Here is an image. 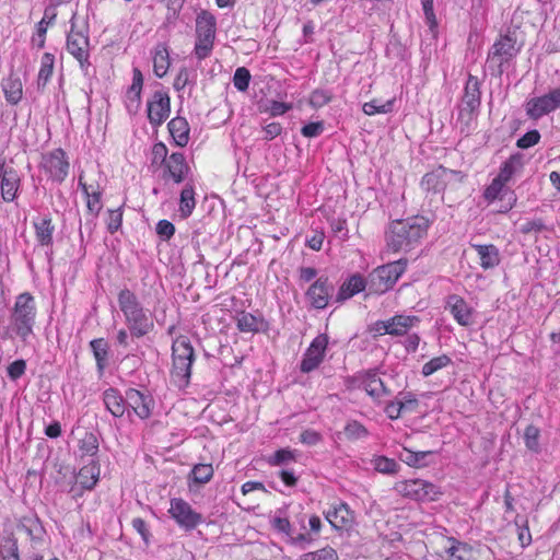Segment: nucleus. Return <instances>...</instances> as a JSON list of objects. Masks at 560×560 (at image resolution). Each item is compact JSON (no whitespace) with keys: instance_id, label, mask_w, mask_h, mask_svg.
I'll return each mask as SVG.
<instances>
[{"instance_id":"f257e3e1","label":"nucleus","mask_w":560,"mask_h":560,"mask_svg":"<svg viewBox=\"0 0 560 560\" xmlns=\"http://www.w3.org/2000/svg\"><path fill=\"white\" fill-rule=\"evenodd\" d=\"M429 220L416 215L390 222L385 234L387 247L395 252H409L413 249L427 235Z\"/></svg>"},{"instance_id":"f03ea898","label":"nucleus","mask_w":560,"mask_h":560,"mask_svg":"<svg viewBox=\"0 0 560 560\" xmlns=\"http://www.w3.org/2000/svg\"><path fill=\"white\" fill-rule=\"evenodd\" d=\"M119 310L124 314L126 326L132 337L141 338L151 332L154 323L137 295L125 288L118 293Z\"/></svg>"},{"instance_id":"7ed1b4c3","label":"nucleus","mask_w":560,"mask_h":560,"mask_svg":"<svg viewBox=\"0 0 560 560\" xmlns=\"http://www.w3.org/2000/svg\"><path fill=\"white\" fill-rule=\"evenodd\" d=\"M195 360V351L185 336L177 337L172 345V370L173 383L178 387H186L191 376V365Z\"/></svg>"},{"instance_id":"20e7f679","label":"nucleus","mask_w":560,"mask_h":560,"mask_svg":"<svg viewBox=\"0 0 560 560\" xmlns=\"http://www.w3.org/2000/svg\"><path fill=\"white\" fill-rule=\"evenodd\" d=\"M35 319L36 305L34 296L28 292L19 294L10 316L13 332L23 341H26L33 335Z\"/></svg>"},{"instance_id":"39448f33","label":"nucleus","mask_w":560,"mask_h":560,"mask_svg":"<svg viewBox=\"0 0 560 560\" xmlns=\"http://www.w3.org/2000/svg\"><path fill=\"white\" fill-rule=\"evenodd\" d=\"M406 269V261L399 259L375 268L366 278L370 293L382 294L394 287Z\"/></svg>"},{"instance_id":"423d86ee","label":"nucleus","mask_w":560,"mask_h":560,"mask_svg":"<svg viewBox=\"0 0 560 560\" xmlns=\"http://www.w3.org/2000/svg\"><path fill=\"white\" fill-rule=\"evenodd\" d=\"M396 490L401 495L417 501H434L441 494L439 487L422 479L398 482L396 485Z\"/></svg>"},{"instance_id":"0eeeda50","label":"nucleus","mask_w":560,"mask_h":560,"mask_svg":"<svg viewBox=\"0 0 560 560\" xmlns=\"http://www.w3.org/2000/svg\"><path fill=\"white\" fill-rule=\"evenodd\" d=\"M170 513L176 523L186 530L195 529L203 522L202 515L194 511L183 499L171 500Z\"/></svg>"},{"instance_id":"6e6552de","label":"nucleus","mask_w":560,"mask_h":560,"mask_svg":"<svg viewBox=\"0 0 560 560\" xmlns=\"http://www.w3.org/2000/svg\"><path fill=\"white\" fill-rule=\"evenodd\" d=\"M42 167L55 182L66 179L69 171V162L66 152L58 148L43 155Z\"/></svg>"},{"instance_id":"1a4fd4ad","label":"nucleus","mask_w":560,"mask_h":560,"mask_svg":"<svg viewBox=\"0 0 560 560\" xmlns=\"http://www.w3.org/2000/svg\"><path fill=\"white\" fill-rule=\"evenodd\" d=\"M518 52L520 47L516 46V39L510 35H504L492 45L488 59L491 62H497L499 73H502L503 65L515 58Z\"/></svg>"},{"instance_id":"9d476101","label":"nucleus","mask_w":560,"mask_h":560,"mask_svg":"<svg viewBox=\"0 0 560 560\" xmlns=\"http://www.w3.org/2000/svg\"><path fill=\"white\" fill-rule=\"evenodd\" d=\"M327 346V335L320 334L317 337H315L303 355V359L300 364L301 372L310 373L316 370L324 360Z\"/></svg>"},{"instance_id":"9b49d317","label":"nucleus","mask_w":560,"mask_h":560,"mask_svg":"<svg viewBox=\"0 0 560 560\" xmlns=\"http://www.w3.org/2000/svg\"><path fill=\"white\" fill-rule=\"evenodd\" d=\"M68 51L79 61L80 68L88 71L90 67V42L82 32L70 31L67 37Z\"/></svg>"},{"instance_id":"f8f14e48","label":"nucleus","mask_w":560,"mask_h":560,"mask_svg":"<svg viewBox=\"0 0 560 560\" xmlns=\"http://www.w3.org/2000/svg\"><path fill=\"white\" fill-rule=\"evenodd\" d=\"M171 101L166 92L156 91L148 102V118L152 126H161L170 116Z\"/></svg>"},{"instance_id":"ddd939ff","label":"nucleus","mask_w":560,"mask_h":560,"mask_svg":"<svg viewBox=\"0 0 560 560\" xmlns=\"http://www.w3.org/2000/svg\"><path fill=\"white\" fill-rule=\"evenodd\" d=\"M332 292L334 285L328 278L319 277L306 291V298L312 307L323 310L328 305Z\"/></svg>"},{"instance_id":"4468645a","label":"nucleus","mask_w":560,"mask_h":560,"mask_svg":"<svg viewBox=\"0 0 560 560\" xmlns=\"http://www.w3.org/2000/svg\"><path fill=\"white\" fill-rule=\"evenodd\" d=\"M480 96L479 80L477 77L469 74L462 100L460 116H463L464 113H468L470 115L476 112L481 103Z\"/></svg>"},{"instance_id":"2eb2a0df","label":"nucleus","mask_w":560,"mask_h":560,"mask_svg":"<svg viewBox=\"0 0 560 560\" xmlns=\"http://www.w3.org/2000/svg\"><path fill=\"white\" fill-rule=\"evenodd\" d=\"M362 387L369 396L374 400L381 399L383 396L390 395V390L385 386L380 378L376 370H369L360 376Z\"/></svg>"},{"instance_id":"dca6fc26","label":"nucleus","mask_w":560,"mask_h":560,"mask_svg":"<svg viewBox=\"0 0 560 560\" xmlns=\"http://www.w3.org/2000/svg\"><path fill=\"white\" fill-rule=\"evenodd\" d=\"M1 197L5 202H11L16 198L20 187V176L12 167L2 166L0 173Z\"/></svg>"},{"instance_id":"f3484780","label":"nucleus","mask_w":560,"mask_h":560,"mask_svg":"<svg viewBox=\"0 0 560 560\" xmlns=\"http://www.w3.org/2000/svg\"><path fill=\"white\" fill-rule=\"evenodd\" d=\"M416 323H419L417 316L396 315L387 320H380L378 325H383L384 334L404 336Z\"/></svg>"},{"instance_id":"a211bd4d","label":"nucleus","mask_w":560,"mask_h":560,"mask_svg":"<svg viewBox=\"0 0 560 560\" xmlns=\"http://www.w3.org/2000/svg\"><path fill=\"white\" fill-rule=\"evenodd\" d=\"M126 401L141 419L150 417L153 401L149 395H144L136 388H130L126 392Z\"/></svg>"},{"instance_id":"6ab92c4d","label":"nucleus","mask_w":560,"mask_h":560,"mask_svg":"<svg viewBox=\"0 0 560 560\" xmlns=\"http://www.w3.org/2000/svg\"><path fill=\"white\" fill-rule=\"evenodd\" d=\"M188 172L189 166L186 162L184 154L180 152H174L167 159V162L165 164V173L163 177L165 178L167 175L176 184H179L185 180Z\"/></svg>"},{"instance_id":"aec40b11","label":"nucleus","mask_w":560,"mask_h":560,"mask_svg":"<svg viewBox=\"0 0 560 560\" xmlns=\"http://www.w3.org/2000/svg\"><path fill=\"white\" fill-rule=\"evenodd\" d=\"M453 174V171L439 166L423 176L421 186L427 191L440 192L445 188L446 180Z\"/></svg>"},{"instance_id":"412c9836","label":"nucleus","mask_w":560,"mask_h":560,"mask_svg":"<svg viewBox=\"0 0 560 560\" xmlns=\"http://www.w3.org/2000/svg\"><path fill=\"white\" fill-rule=\"evenodd\" d=\"M365 288H368V279H364L359 273L352 275L340 285L336 295V302L342 303L357 293L364 291Z\"/></svg>"},{"instance_id":"4be33fe9","label":"nucleus","mask_w":560,"mask_h":560,"mask_svg":"<svg viewBox=\"0 0 560 560\" xmlns=\"http://www.w3.org/2000/svg\"><path fill=\"white\" fill-rule=\"evenodd\" d=\"M327 521L336 529H348L353 523V513L346 503H340L326 514Z\"/></svg>"},{"instance_id":"5701e85b","label":"nucleus","mask_w":560,"mask_h":560,"mask_svg":"<svg viewBox=\"0 0 560 560\" xmlns=\"http://www.w3.org/2000/svg\"><path fill=\"white\" fill-rule=\"evenodd\" d=\"M217 34V19L215 16L207 11L201 10L196 18V37L212 38L215 39Z\"/></svg>"},{"instance_id":"b1692460","label":"nucleus","mask_w":560,"mask_h":560,"mask_svg":"<svg viewBox=\"0 0 560 560\" xmlns=\"http://www.w3.org/2000/svg\"><path fill=\"white\" fill-rule=\"evenodd\" d=\"M447 307L452 315L462 326H467L471 322V313L467 303L459 295L453 294L447 298Z\"/></svg>"},{"instance_id":"393cba45","label":"nucleus","mask_w":560,"mask_h":560,"mask_svg":"<svg viewBox=\"0 0 560 560\" xmlns=\"http://www.w3.org/2000/svg\"><path fill=\"white\" fill-rule=\"evenodd\" d=\"M106 409L116 418L122 417L126 410V399L113 387L103 393Z\"/></svg>"},{"instance_id":"a878e982","label":"nucleus","mask_w":560,"mask_h":560,"mask_svg":"<svg viewBox=\"0 0 560 560\" xmlns=\"http://www.w3.org/2000/svg\"><path fill=\"white\" fill-rule=\"evenodd\" d=\"M471 247L477 252L480 258V266L483 269H490L500 264L499 249L494 245L471 244Z\"/></svg>"},{"instance_id":"bb28decb","label":"nucleus","mask_w":560,"mask_h":560,"mask_svg":"<svg viewBox=\"0 0 560 560\" xmlns=\"http://www.w3.org/2000/svg\"><path fill=\"white\" fill-rule=\"evenodd\" d=\"M168 131L175 143L185 147L189 141V125L184 117H175L168 122Z\"/></svg>"},{"instance_id":"cd10ccee","label":"nucleus","mask_w":560,"mask_h":560,"mask_svg":"<svg viewBox=\"0 0 560 560\" xmlns=\"http://www.w3.org/2000/svg\"><path fill=\"white\" fill-rule=\"evenodd\" d=\"M526 114L532 119H539L542 116L553 112L555 109L551 106V103L549 101V97L547 94L539 96V97H533L526 103Z\"/></svg>"},{"instance_id":"c85d7f7f","label":"nucleus","mask_w":560,"mask_h":560,"mask_svg":"<svg viewBox=\"0 0 560 560\" xmlns=\"http://www.w3.org/2000/svg\"><path fill=\"white\" fill-rule=\"evenodd\" d=\"M79 186L82 188V191L88 199L86 206L89 211L94 215L98 214L102 209L101 191L98 186L94 187L93 185H88L83 182L82 175L79 176Z\"/></svg>"},{"instance_id":"c756f323","label":"nucleus","mask_w":560,"mask_h":560,"mask_svg":"<svg viewBox=\"0 0 560 560\" xmlns=\"http://www.w3.org/2000/svg\"><path fill=\"white\" fill-rule=\"evenodd\" d=\"M2 90L8 103L16 105L23 95L22 82L14 75H9L2 81Z\"/></svg>"},{"instance_id":"7c9ffc66","label":"nucleus","mask_w":560,"mask_h":560,"mask_svg":"<svg viewBox=\"0 0 560 560\" xmlns=\"http://www.w3.org/2000/svg\"><path fill=\"white\" fill-rule=\"evenodd\" d=\"M100 477V468L98 466L92 462L83 466L77 477V482L85 490H92Z\"/></svg>"},{"instance_id":"2f4dec72","label":"nucleus","mask_w":560,"mask_h":560,"mask_svg":"<svg viewBox=\"0 0 560 560\" xmlns=\"http://www.w3.org/2000/svg\"><path fill=\"white\" fill-rule=\"evenodd\" d=\"M170 68V54L165 44H159L155 47L153 57V70L156 77L163 78Z\"/></svg>"},{"instance_id":"473e14b6","label":"nucleus","mask_w":560,"mask_h":560,"mask_svg":"<svg viewBox=\"0 0 560 560\" xmlns=\"http://www.w3.org/2000/svg\"><path fill=\"white\" fill-rule=\"evenodd\" d=\"M196 206L195 200V190L194 186L191 184H186L183 190L180 191V199H179V212L180 217L186 219L188 218Z\"/></svg>"},{"instance_id":"72a5a7b5","label":"nucleus","mask_w":560,"mask_h":560,"mask_svg":"<svg viewBox=\"0 0 560 560\" xmlns=\"http://www.w3.org/2000/svg\"><path fill=\"white\" fill-rule=\"evenodd\" d=\"M523 167V154L514 153L512 154L501 166L500 173L498 176L508 183L511 177Z\"/></svg>"},{"instance_id":"f704fd0d","label":"nucleus","mask_w":560,"mask_h":560,"mask_svg":"<svg viewBox=\"0 0 560 560\" xmlns=\"http://www.w3.org/2000/svg\"><path fill=\"white\" fill-rule=\"evenodd\" d=\"M54 63H55V57L50 52H45L42 57V63L40 69L38 72V79H37V89L44 90L46 84L48 83L49 79L52 75L54 72Z\"/></svg>"},{"instance_id":"c9c22d12","label":"nucleus","mask_w":560,"mask_h":560,"mask_svg":"<svg viewBox=\"0 0 560 560\" xmlns=\"http://www.w3.org/2000/svg\"><path fill=\"white\" fill-rule=\"evenodd\" d=\"M237 328L243 332H257L264 324L261 318L246 312H242L236 317Z\"/></svg>"},{"instance_id":"e433bc0d","label":"nucleus","mask_w":560,"mask_h":560,"mask_svg":"<svg viewBox=\"0 0 560 560\" xmlns=\"http://www.w3.org/2000/svg\"><path fill=\"white\" fill-rule=\"evenodd\" d=\"M36 238L43 246L50 245L52 243L54 225L51 224L50 218H43L34 223Z\"/></svg>"},{"instance_id":"4c0bfd02","label":"nucleus","mask_w":560,"mask_h":560,"mask_svg":"<svg viewBox=\"0 0 560 560\" xmlns=\"http://www.w3.org/2000/svg\"><path fill=\"white\" fill-rule=\"evenodd\" d=\"M90 347L96 360L97 370L100 373H102L107 364L108 345L105 339L98 338L92 340L90 342Z\"/></svg>"},{"instance_id":"58836bf2","label":"nucleus","mask_w":560,"mask_h":560,"mask_svg":"<svg viewBox=\"0 0 560 560\" xmlns=\"http://www.w3.org/2000/svg\"><path fill=\"white\" fill-rule=\"evenodd\" d=\"M0 560H21L18 539L13 535L5 536L1 539Z\"/></svg>"},{"instance_id":"ea45409f","label":"nucleus","mask_w":560,"mask_h":560,"mask_svg":"<svg viewBox=\"0 0 560 560\" xmlns=\"http://www.w3.org/2000/svg\"><path fill=\"white\" fill-rule=\"evenodd\" d=\"M79 450L82 455L93 457L98 452V439L93 432H85L79 441Z\"/></svg>"},{"instance_id":"a19ab883","label":"nucleus","mask_w":560,"mask_h":560,"mask_svg":"<svg viewBox=\"0 0 560 560\" xmlns=\"http://www.w3.org/2000/svg\"><path fill=\"white\" fill-rule=\"evenodd\" d=\"M214 40L215 39L207 37H196L194 55L198 60H203L211 55L214 46Z\"/></svg>"},{"instance_id":"79ce46f5","label":"nucleus","mask_w":560,"mask_h":560,"mask_svg":"<svg viewBox=\"0 0 560 560\" xmlns=\"http://www.w3.org/2000/svg\"><path fill=\"white\" fill-rule=\"evenodd\" d=\"M394 101H387L385 103H381L377 100H372L371 102H366L363 104L364 114L372 116L375 114H387L393 110Z\"/></svg>"},{"instance_id":"37998d69","label":"nucleus","mask_w":560,"mask_h":560,"mask_svg":"<svg viewBox=\"0 0 560 560\" xmlns=\"http://www.w3.org/2000/svg\"><path fill=\"white\" fill-rule=\"evenodd\" d=\"M539 436H540V430L537 427H535L533 424H529L526 427L525 432H524V441H525L526 447L529 451H532L534 453H539V451H540Z\"/></svg>"},{"instance_id":"c03bdc74","label":"nucleus","mask_w":560,"mask_h":560,"mask_svg":"<svg viewBox=\"0 0 560 560\" xmlns=\"http://www.w3.org/2000/svg\"><path fill=\"white\" fill-rule=\"evenodd\" d=\"M213 476L211 464H197L191 470L192 480L196 483H207Z\"/></svg>"},{"instance_id":"a18cd8bd","label":"nucleus","mask_w":560,"mask_h":560,"mask_svg":"<svg viewBox=\"0 0 560 560\" xmlns=\"http://www.w3.org/2000/svg\"><path fill=\"white\" fill-rule=\"evenodd\" d=\"M374 469L382 474L394 475L398 471L399 465L395 459L385 456H377L373 459Z\"/></svg>"},{"instance_id":"49530a36","label":"nucleus","mask_w":560,"mask_h":560,"mask_svg":"<svg viewBox=\"0 0 560 560\" xmlns=\"http://www.w3.org/2000/svg\"><path fill=\"white\" fill-rule=\"evenodd\" d=\"M451 362V358L446 354L435 357L422 366V374L423 376H430L440 369L447 366Z\"/></svg>"},{"instance_id":"de8ad7c7","label":"nucleus","mask_w":560,"mask_h":560,"mask_svg":"<svg viewBox=\"0 0 560 560\" xmlns=\"http://www.w3.org/2000/svg\"><path fill=\"white\" fill-rule=\"evenodd\" d=\"M431 452H412L410 450L404 448L400 453V459L405 462L409 466H422L427 456H429Z\"/></svg>"},{"instance_id":"09e8293b","label":"nucleus","mask_w":560,"mask_h":560,"mask_svg":"<svg viewBox=\"0 0 560 560\" xmlns=\"http://www.w3.org/2000/svg\"><path fill=\"white\" fill-rule=\"evenodd\" d=\"M249 81L250 73L248 69H246L245 67H240L235 70L233 77V84L238 91L245 92L249 86Z\"/></svg>"},{"instance_id":"8fccbe9b","label":"nucleus","mask_w":560,"mask_h":560,"mask_svg":"<svg viewBox=\"0 0 560 560\" xmlns=\"http://www.w3.org/2000/svg\"><path fill=\"white\" fill-rule=\"evenodd\" d=\"M167 148L163 142H158L152 147V165H165L167 162Z\"/></svg>"},{"instance_id":"3c124183","label":"nucleus","mask_w":560,"mask_h":560,"mask_svg":"<svg viewBox=\"0 0 560 560\" xmlns=\"http://www.w3.org/2000/svg\"><path fill=\"white\" fill-rule=\"evenodd\" d=\"M345 434L350 440H359L368 435V430L358 421H351L346 425Z\"/></svg>"},{"instance_id":"603ef678","label":"nucleus","mask_w":560,"mask_h":560,"mask_svg":"<svg viewBox=\"0 0 560 560\" xmlns=\"http://www.w3.org/2000/svg\"><path fill=\"white\" fill-rule=\"evenodd\" d=\"M185 0H167L166 8V22L174 24L179 16V13L184 7Z\"/></svg>"},{"instance_id":"864d4df0","label":"nucleus","mask_w":560,"mask_h":560,"mask_svg":"<svg viewBox=\"0 0 560 560\" xmlns=\"http://www.w3.org/2000/svg\"><path fill=\"white\" fill-rule=\"evenodd\" d=\"M540 140V133L538 130L534 129L527 131L524 136H522L517 141L516 145L520 149H528L535 144H537Z\"/></svg>"},{"instance_id":"5fc2aeb1","label":"nucleus","mask_w":560,"mask_h":560,"mask_svg":"<svg viewBox=\"0 0 560 560\" xmlns=\"http://www.w3.org/2000/svg\"><path fill=\"white\" fill-rule=\"evenodd\" d=\"M470 550L466 545L458 544L448 550V560H469Z\"/></svg>"},{"instance_id":"6e6d98bb","label":"nucleus","mask_w":560,"mask_h":560,"mask_svg":"<svg viewBox=\"0 0 560 560\" xmlns=\"http://www.w3.org/2000/svg\"><path fill=\"white\" fill-rule=\"evenodd\" d=\"M122 212L120 209L109 210L107 219V230L109 233H115L121 226Z\"/></svg>"},{"instance_id":"4d7b16f0","label":"nucleus","mask_w":560,"mask_h":560,"mask_svg":"<svg viewBox=\"0 0 560 560\" xmlns=\"http://www.w3.org/2000/svg\"><path fill=\"white\" fill-rule=\"evenodd\" d=\"M504 185H505V182L503 179H501L499 176H497L492 180V183L487 187V189L485 191L486 199H489V200L497 199Z\"/></svg>"},{"instance_id":"13d9d810","label":"nucleus","mask_w":560,"mask_h":560,"mask_svg":"<svg viewBox=\"0 0 560 560\" xmlns=\"http://www.w3.org/2000/svg\"><path fill=\"white\" fill-rule=\"evenodd\" d=\"M156 233L163 240L168 241L175 233V226L167 220H160L156 224Z\"/></svg>"},{"instance_id":"bf43d9fd","label":"nucleus","mask_w":560,"mask_h":560,"mask_svg":"<svg viewBox=\"0 0 560 560\" xmlns=\"http://www.w3.org/2000/svg\"><path fill=\"white\" fill-rule=\"evenodd\" d=\"M26 369V363L24 360H15L8 366V375L11 380L15 381L20 378Z\"/></svg>"},{"instance_id":"052dcab7","label":"nucleus","mask_w":560,"mask_h":560,"mask_svg":"<svg viewBox=\"0 0 560 560\" xmlns=\"http://www.w3.org/2000/svg\"><path fill=\"white\" fill-rule=\"evenodd\" d=\"M421 3L428 24L431 30H434L438 22L433 10V0H421Z\"/></svg>"},{"instance_id":"680f3d73","label":"nucleus","mask_w":560,"mask_h":560,"mask_svg":"<svg viewBox=\"0 0 560 560\" xmlns=\"http://www.w3.org/2000/svg\"><path fill=\"white\" fill-rule=\"evenodd\" d=\"M132 527L140 534L144 544L148 546L150 542V532L145 521L143 518L136 517L132 520Z\"/></svg>"},{"instance_id":"e2e57ef3","label":"nucleus","mask_w":560,"mask_h":560,"mask_svg":"<svg viewBox=\"0 0 560 560\" xmlns=\"http://www.w3.org/2000/svg\"><path fill=\"white\" fill-rule=\"evenodd\" d=\"M324 130V125L320 121L310 122L302 127L301 133L306 138H314L319 136Z\"/></svg>"},{"instance_id":"0e129e2a","label":"nucleus","mask_w":560,"mask_h":560,"mask_svg":"<svg viewBox=\"0 0 560 560\" xmlns=\"http://www.w3.org/2000/svg\"><path fill=\"white\" fill-rule=\"evenodd\" d=\"M300 441L306 445H316L322 441V435L315 430H304L300 435Z\"/></svg>"},{"instance_id":"69168bd1","label":"nucleus","mask_w":560,"mask_h":560,"mask_svg":"<svg viewBox=\"0 0 560 560\" xmlns=\"http://www.w3.org/2000/svg\"><path fill=\"white\" fill-rule=\"evenodd\" d=\"M294 458L293 453L288 450H279L275 453V455L270 458L269 463L271 465L278 466L284 463H288Z\"/></svg>"},{"instance_id":"338daca9","label":"nucleus","mask_w":560,"mask_h":560,"mask_svg":"<svg viewBox=\"0 0 560 560\" xmlns=\"http://www.w3.org/2000/svg\"><path fill=\"white\" fill-rule=\"evenodd\" d=\"M331 96L324 90H316L311 95V104L315 107H322L330 101Z\"/></svg>"},{"instance_id":"774afa93","label":"nucleus","mask_w":560,"mask_h":560,"mask_svg":"<svg viewBox=\"0 0 560 560\" xmlns=\"http://www.w3.org/2000/svg\"><path fill=\"white\" fill-rule=\"evenodd\" d=\"M312 555L315 556V560H338L337 552L331 547L322 548Z\"/></svg>"}]
</instances>
